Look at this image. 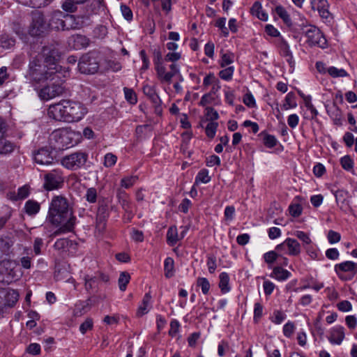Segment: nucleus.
Wrapping results in <instances>:
<instances>
[{
  "label": "nucleus",
  "mask_w": 357,
  "mask_h": 357,
  "mask_svg": "<svg viewBox=\"0 0 357 357\" xmlns=\"http://www.w3.org/2000/svg\"><path fill=\"white\" fill-rule=\"evenodd\" d=\"M60 52L56 44L45 45L35 56L29 60L26 78L32 86H36L47 80L61 77L62 66L59 64Z\"/></svg>",
  "instance_id": "nucleus-1"
},
{
  "label": "nucleus",
  "mask_w": 357,
  "mask_h": 357,
  "mask_svg": "<svg viewBox=\"0 0 357 357\" xmlns=\"http://www.w3.org/2000/svg\"><path fill=\"white\" fill-rule=\"evenodd\" d=\"M47 219L52 225L59 227L54 232L55 236L71 231L76 220L68 200L62 196H55L52 198L50 204Z\"/></svg>",
  "instance_id": "nucleus-2"
},
{
  "label": "nucleus",
  "mask_w": 357,
  "mask_h": 357,
  "mask_svg": "<svg viewBox=\"0 0 357 357\" xmlns=\"http://www.w3.org/2000/svg\"><path fill=\"white\" fill-rule=\"evenodd\" d=\"M86 112V108L81 102L69 100L50 105L47 111L50 118L69 123L80 121Z\"/></svg>",
  "instance_id": "nucleus-3"
},
{
  "label": "nucleus",
  "mask_w": 357,
  "mask_h": 357,
  "mask_svg": "<svg viewBox=\"0 0 357 357\" xmlns=\"http://www.w3.org/2000/svg\"><path fill=\"white\" fill-rule=\"evenodd\" d=\"M82 136L80 132L72 130L70 128H63L55 130L50 136V140L54 141L57 149H64L76 145Z\"/></svg>",
  "instance_id": "nucleus-4"
},
{
  "label": "nucleus",
  "mask_w": 357,
  "mask_h": 357,
  "mask_svg": "<svg viewBox=\"0 0 357 357\" xmlns=\"http://www.w3.org/2000/svg\"><path fill=\"white\" fill-rule=\"evenodd\" d=\"M66 72L61 70V77L53 79L52 83L43 86L39 90L38 96L43 100H48L55 97L63 95L65 92L63 86L65 73Z\"/></svg>",
  "instance_id": "nucleus-5"
},
{
  "label": "nucleus",
  "mask_w": 357,
  "mask_h": 357,
  "mask_svg": "<svg viewBox=\"0 0 357 357\" xmlns=\"http://www.w3.org/2000/svg\"><path fill=\"white\" fill-rule=\"evenodd\" d=\"M78 69L82 74H95L99 69V62L94 52L82 56L78 63Z\"/></svg>",
  "instance_id": "nucleus-6"
},
{
  "label": "nucleus",
  "mask_w": 357,
  "mask_h": 357,
  "mask_svg": "<svg viewBox=\"0 0 357 357\" xmlns=\"http://www.w3.org/2000/svg\"><path fill=\"white\" fill-rule=\"evenodd\" d=\"M303 33L307 38V43L310 46H318L324 48L326 45V39L321 31L315 26L308 24L302 28Z\"/></svg>",
  "instance_id": "nucleus-7"
},
{
  "label": "nucleus",
  "mask_w": 357,
  "mask_h": 357,
  "mask_svg": "<svg viewBox=\"0 0 357 357\" xmlns=\"http://www.w3.org/2000/svg\"><path fill=\"white\" fill-rule=\"evenodd\" d=\"M87 159L88 154L86 153L78 151L63 157L61 164L68 169L76 170L83 167Z\"/></svg>",
  "instance_id": "nucleus-8"
},
{
  "label": "nucleus",
  "mask_w": 357,
  "mask_h": 357,
  "mask_svg": "<svg viewBox=\"0 0 357 357\" xmlns=\"http://www.w3.org/2000/svg\"><path fill=\"white\" fill-rule=\"evenodd\" d=\"M32 22L29 26V34L32 36H40L43 34L49 28L43 14L36 10L32 13Z\"/></svg>",
  "instance_id": "nucleus-9"
},
{
  "label": "nucleus",
  "mask_w": 357,
  "mask_h": 357,
  "mask_svg": "<svg viewBox=\"0 0 357 357\" xmlns=\"http://www.w3.org/2000/svg\"><path fill=\"white\" fill-rule=\"evenodd\" d=\"M63 181L61 171L54 169L45 174L43 188L47 191L56 190L62 187Z\"/></svg>",
  "instance_id": "nucleus-10"
},
{
  "label": "nucleus",
  "mask_w": 357,
  "mask_h": 357,
  "mask_svg": "<svg viewBox=\"0 0 357 357\" xmlns=\"http://www.w3.org/2000/svg\"><path fill=\"white\" fill-rule=\"evenodd\" d=\"M7 132V123L0 117V155H7L15 149V144L8 140L5 136Z\"/></svg>",
  "instance_id": "nucleus-11"
},
{
  "label": "nucleus",
  "mask_w": 357,
  "mask_h": 357,
  "mask_svg": "<svg viewBox=\"0 0 357 357\" xmlns=\"http://www.w3.org/2000/svg\"><path fill=\"white\" fill-rule=\"evenodd\" d=\"M18 293L10 289H0V310L2 311L6 307H13L17 301Z\"/></svg>",
  "instance_id": "nucleus-12"
},
{
  "label": "nucleus",
  "mask_w": 357,
  "mask_h": 357,
  "mask_svg": "<svg viewBox=\"0 0 357 357\" xmlns=\"http://www.w3.org/2000/svg\"><path fill=\"white\" fill-rule=\"evenodd\" d=\"M109 215V202L106 200L99 202L96 215V227L99 230H103L105 228L106 221Z\"/></svg>",
  "instance_id": "nucleus-13"
},
{
  "label": "nucleus",
  "mask_w": 357,
  "mask_h": 357,
  "mask_svg": "<svg viewBox=\"0 0 357 357\" xmlns=\"http://www.w3.org/2000/svg\"><path fill=\"white\" fill-rule=\"evenodd\" d=\"M143 92L144 95L146 96L153 103L155 107V114L158 115H161L162 112L161 107L162 101L159 96L156 93L154 87L148 84L144 85L143 87Z\"/></svg>",
  "instance_id": "nucleus-14"
},
{
  "label": "nucleus",
  "mask_w": 357,
  "mask_h": 357,
  "mask_svg": "<svg viewBox=\"0 0 357 357\" xmlns=\"http://www.w3.org/2000/svg\"><path fill=\"white\" fill-rule=\"evenodd\" d=\"M335 271L340 279L346 280L343 275L340 274V272H351L354 275L357 273V263L351 261H346L336 264L335 266Z\"/></svg>",
  "instance_id": "nucleus-15"
},
{
  "label": "nucleus",
  "mask_w": 357,
  "mask_h": 357,
  "mask_svg": "<svg viewBox=\"0 0 357 357\" xmlns=\"http://www.w3.org/2000/svg\"><path fill=\"white\" fill-rule=\"evenodd\" d=\"M34 160L40 165H50L53 162L54 158L47 149L42 148L35 154Z\"/></svg>",
  "instance_id": "nucleus-16"
},
{
  "label": "nucleus",
  "mask_w": 357,
  "mask_h": 357,
  "mask_svg": "<svg viewBox=\"0 0 357 357\" xmlns=\"http://www.w3.org/2000/svg\"><path fill=\"white\" fill-rule=\"evenodd\" d=\"M64 13L60 10H55L51 14L49 19V27L56 30H62Z\"/></svg>",
  "instance_id": "nucleus-17"
},
{
  "label": "nucleus",
  "mask_w": 357,
  "mask_h": 357,
  "mask_svg": "<svg viewBox=\"0 0 357 357\" xmlns=\"http://www.w3.org/2000/svg\"><path fill=\"white\" fill-rule=\"evenodd\" d=\"M344 338V328L338 326L331 330L328 340L331 344H340Z\"/></svg>",
  "instance_id": "nucleus-18"
},
{
  "label": "nucleus",
  "mask_w": 357,
  "mask_h": 357,
  "mask_svg": "<svg viewBox=\"0 0 357 357\" xmlns=\"http://www.w3.org/2000/svg\"><path fill=\"white\" fill-rule=\"evenodd\" d=\"M14 243V239L10 236L0 237V259L3 255H8Z\"/></svg>",
  "instance_id": "nucleus-19"
},
{
  "label": "nucleus",
  "mask_w": 357,
  "mask_h": 357,
  "mask_svg": "<svg viewBox=\"0 0 357 357\" xmlns=\"http://www.w3.org/2000/svg\"><path fill=\"white\" fill-rule=\"evenodd\" d=\"M73 42V47L75 50H81L86 48L89 45L90 40L83 35H75L71 38Z\"/></svg>",
  "instance_id": "nucleus-20"
},
{
  "label": "nucleus",
  "mask_w": 357,
  "mask_h": 357,
  "mask_svg": "<svg viewBox=\"0 0 357 357\" xmlns=\"http://www.w3.org/2000/svg\"><path fill=\"white\" fill-rule=\"evenodd\" d=\"M75 243L74 241L68 239V238H59L56 241L54 244V248L55 250L64 252L69 250V248L75 245Z\"/></svg>",
  "instance_id": "nucleus-21"
},
{
  "label": "nucleus",
  "mask_w": 357,
  "mask_h": 357,
  "mask_svg": "<svg viewBox=\"0 0 357 357\" xmlns=\"http://www.w3.org/2000/svg\"><path fill=\"white\" fill-rule=\"evenodd\" d=\"M16 275L13 269L8 271V268L5 267V264L0 266V282L3 283L10 284L15 279Z\"/></svg>",
  "instance_id": "nucleus-22"
},
{
  "label": "nucleus",
  "mask_w": 357,
  "mask_h": 357,
  "mask_svg": "<svg viewBox=\"0 0 357 357\" xmlns=\"http://www.w3.org/2000/svg\"><path fill=\"white\" fill-rule=\"evenodd\" d=\"M155 69L158 79L162 82L169 84L172 82V75L169 74V72L166 73V68L162 63L155 66Z\"/></svg>",
  "instance_id": "nucleus-23"
},
{
  "label": "nucleus",
  "mask_w": 357,
  "mask_h": 357,
  "mask_svg": "<svg viewBox=\"0 0 357 357\" xmlns=\"http://www.w3.org/2000/svg\"><path fill=\"white\" fill-rule=\"evenodd\" d=\"M291 274L289 271L278 266L273 268V272L271 274V277L275 278L279 281H284L287 280L291 276Z\"/></svg>",
  "instance_id": "nucleus-24"
},
{
  "label": "nucleus",
  "mask_w": 357,
  "mask_h": 357,
  "mask_svg": "<svg viewBox=\"0 0 357 357\" xmlns=\"http://www.w3.org/2000/svg\"><path fill=\"white\" fill-rule=\"evenodd\" d=\"M286 243L288 248L287 253L289 255L296 256L301 253L300 243L296 239L287 238L286 239Z\"/></svg>",
  "instance_id": "nucleus-25"
},
{
  "label": "nucleus",
  "mask_w": 357,
  "mask_h": 357,
  "mask_svg": "<svg viewBox=\"0 0 357 357\" xmlns=\"http://www.w3.org/2000/svg\"><path fill=\"white\" fill-rule=\"evenodd\" d=\"M250 13L260 20L266 21L268 20V15L262 10L261 4L259 1H255L253 3L250 8Z\"/></svg>",
  "instance_id": "nucleus-26"
},
{
  "label": "nucleus",
  "mask_w": 357,
  "mask_h": 357,
  "mask_svg": "<svg viewBox=\"0 0 357 357\" xmlns=\"http://www.w3.org/2000/svg\"><path fill=\"white\" fill-rule=\"evenodd\" d=\"M24 211L29 215L37 214L40 208V204L34 200H28L24 205Z\"/></svg>",
  "instance_id": "nucleus-27"
},
{
  "label": "nucleus",
  "mask_w": 357,
  "mask_h": 357,
  "mask_svg": "<svg viewBox=\"0 0 357 357\" xmlns=\"http://www.w3.org/2000/svg\"><path fill=\"white\" fill-rule=\"evenodd\" d=\"M78 27V23L75 22V17L72 15H65L62 30L75 29Z\"/></svg>",
  "instance_id": "nucleus-28"
},
{
  "label": "nucleus",
  "mask_w": 357,
  "mask_h": 357,
  "mask_svg": "<svg viewBox=\"0 0 357 357\" xmlns=\"http://www.w3.org/2000/svg\"><path fill=\"white\" fill-rule=\"evenodd\" d=\"M0 44L3 48L10 49L15 46V39L10 34L3 33L0 36Z\"/></svg>",
  "instance_id": "nucleus-29"
},
{
  "label": "nucleus",
  "mask_w": 357,
  "mask_h": 357,
  "mask_svg": "<svg viewBox=\"0 0 357 357\" xmlns=\"http://www.w3.org/2000/svg\"><path fill=\"white\" fill-rule=\"evenodd\" d=\"M275 13L283 20L284 23L289 27L292 26L291 17L285 8L282 6H278L275 8Z\"/></svg>",
  "instance_id": "nucleus-30"
},
{
  "label": "nucleus",
  "mask_w": 357,
  "mask_h": 357,
  "mask_svg": "<svg viewBox=\"0 0 357 357\" xmlns=\"http://www.w3.org/2000/svg\"><path fill=\"white\" fill-rule=\"evenodd\" d=\"M84 286L85 289L88 292H91V291L96 290L98 289V278L97 276H90L86 275L84 276Z\"/></svg>",
  "instance_id": "nucleus-31"
},
{
  "label": "nucleus",
  "mask_w": 357,
  "mask_h": 357,
  "mask_svg": "<svg viewBox=\"0 0 357 357\" xmlns=\"http://www.w3.org/2000/svg\"><path fill=\"white\" fill-rule=\"evenodd\" d=\"M165 275L167 278H170L174 273V261L172 257H167L164 261Z\"/></svg>",
  "instance_id": "nucleus-32"
},
{
  "label": "nucleus",
  "mask_w": 357,
  "mask_h": 357,
  "mask_svg": "<svg viewBox=\"0 0 357 357\" xmlns=\"http://www.w3.org/2000/svg\"><path fill=\"white\" fill-rule=\"evenodd\" d=\"M179 238L178 231L176 227H170L167 232V242L171 246L177 243Z\"/></svg>",
  "instance_id": "nucleus-33"
},
{
  "label": "nucleus",
  "mask_w": 357,
  "mask_h": 357,
  "mask_svg": "<svg viewBox=\"0 0 357 357\" xmlns=\"http://www.w3.org/2000/svg\"><path fill=\"white\" fill-rule=\"evenodd\" d=\"M220 282L219 287L220 288L222 293H227L230 290L229 287V277L225 272L220 274Z\"/></svg>",
  "instance_id": "nucleus-34"
},
{
  "label": "nucleus",
  "mask_w": 357,
  "mask_h": 357,
  "mask_svg": "<svg viewBox=\"0 0 357 357\" xmlns=\"http://www.w3.org/2000/svg\"><path fill=\"white\" fill-rule=\"evenodd\" d=\"M328 112L332 118L335 125H342V112L337 106L334 105L333 110H328Z\"/></svg>",
  "instance_id": "nucleus-35"
},
{
  "label": "nucleus",
  "mask_w": 357,
  "mask_h": 357,
  "mask_svg": "<svg viewBox=\"0 0 357 357\" xmlns=\"http://www.w3.org/2000/svg\"><path fill=\"white\" fill-rule=\"evenodd\" d=\"M328 73L333 78L348 77L349 74L343 68L331 66L327 69Z\"/></svg>",
  "instance_id": "nucleus-36"
},
{
  "label": "nucleus",
  "mask_w": 357,
  "mask_h": 357,
  "mask_svg": "<svg viewBox=\"0 0 357 357\" xmlns=\"http://www.w3.org/2000/svg\"><path fill=\"white\" fill-rule=\"evenodd\" d=\"M328 6L317 7V10L319 12V16L324 21L325 23H330L333 20V16L328 9Z\"/></svg>",
  "instance_id": "nucleus-37"
},
{
  "label": "nucleus",
  "mask_w": 357,
  "mask_h": 357,
  "mask_svg": "<svg viewBox=\"0 0 357 357\" xmlns=\"http://www.w3.org/2000/svg\"><path fill=\"white\" fill-rule=\"evenodd\" d=\"M295 94L293 92H289L285 97L284 103L283 104V108L288 109L289 108H294L296 107Z\"/></svg>",
  "instance_id": "nucleus-38"
},
{
  "label": "nucleus",
  "mask_w": 357,
  "mask_h": 357,
  "mask_svg": "<svg viewBox=\"0 0 357 357\" xmlns=\"http://www.w3.org/2000/svg\"><path fill=\"white\" fill-rule=\"evenodd\" d=\"M130 279V274L127 272H121L118 280L119 289L121 291H124L126 289L127 284L129 283Z\"/></svg>",
  "instance_id": "nucleus-39"
},
{
  "label": "nucleus",
  "mask_w": 357,
  "mask_h": 357,
  "mask_svg": "<svg viewBox=\"0 0 357 357\" xmlns=\"http://www.w3.org/2000/svg\"><path fill=\"white\" fill-rule=\"evenodd\" d=\"M211 181V177L208 176V171L206 169H201L195 178V183H207Z\"/></svg>",
  "instance_id": "nucleus-40"
},
{
  "label": "nucleus",
  "mask_w": 357,
  "mask_h": 357,
  "mask_svg": "<svg viewBox=\"0 0 357 357\" xmlns=\"http://www.w3.org/2000/svg\"><path fill=\"white\" fill-rule=\"evenodd\" d=\"M279 257H280V254H278L275 250L267 252L263 256L265 262L268 266L276 261Z\"/></svg>",
  "instance_id": "nucleus-41"
},
{
  "label": "nucleus",
  "mask_w": 357,
  "mask_h": 357,
  "mask_svg": "<svg viewBox=\"0 0 357 357\" xmlns=\"http://www.w3.org/2000/svg\"><path fill=\"white\" fill-rule=\"evenodd\" d=\"M126 100L132 105H135L137 102V98L135 92L132 89L125 87L123 89Z\"/></svg>",
  "instance_id": "nucleus-42"
},
{
  "label": "nucleus",
  "mask_w": 357,
  "mask_h": 357,
  "mask_svg": "<svg viewBox=\"0 0 357 357\" xmlns=\"http://www.w3.org/2000/svg\"><path fill=\"white\" fill-rule=\"evenodd\" d=\"M151 299V296L150 294L146 293L143 298L142 305H140L138 308V314H139L140 315H143L147 313V306L150 303Z\"/></svg>",
  "instance_id": "nucleus-43"
},
{
  "label": "nucleus",
  "mask_w": 357,
  "mask_h": 357,
  "mask_svg": "<svg viewBox=\"0 0 357 357\" xmlns=\"http://www.w3.org/2000/svg\"><path fill=\"white\" fill-rule=\"evenodd\" d=\"M17 1L33 8H40L45 6V0H17Z\"/></svg>",
  "instance_id": "nucleus-44"
},
{
  "label": "nucleus",
  "mask_w": 357,
  "mask_h": 357,
  "mask_svg": "<svg viewBox=\"0 0 357 357\" xmlns=\"http://www.w3.org/2000/svg\"><path fill=\"white\" fill-rule=\"evenodd\" d=\"M71 2H65L62 5V8L68 12L73 13L76 10L75 4H79L84 3L86 0H70Z\"/></svg>",
  "instance_id": "nucleus-45"
},
{
  "label": "nucleus",
  "mask_w": 357,
  "mask_h": 357,
  "mask_svg": "<svg viewBox=\"0 0 357 357\" xmlns=\"http://www.w3.org/2000/svg\"><path fill=\"white\" fill-rule=\"evenodd\" d=\"M340 163L342 168L347 171H352L354 167V161L349 155H345L340 159Z\"/></svg>",
  "instance_id": "nucleus-46"
},
{
  "label": "nucleus",
  "mask_w": 357,
  "mask_h": 357,
  "mask_svg": "<svg viewBox=\"0 0 357 357\" xmlns=\"http://www.w3.org/2000/svg\"><path fill=\"white\" fill-rule=\"evenodd\" d=\"M218 123L213 121H210L205 129L206 135L211 139L213 138L215 135Z\"/></svg>",
  "instance_id": "nucleus-47"
},
{
  "label": "nucleus",
  "mask_w": 357,
  "mask_h": 357,
  "mask_svg": "<svg viewBox=\"0 0 357 357\" xmlns=\"http://www.w3.org/2000/svg\"><path fill=\"white\" fill-rule=\"evenodd\" d=\"M197 286L202 288V291L204 294L206 295L209 292L210 283L205 278H199L197 282Z\"/></svg>",
  "instance_id": "nucleus-48"
},
{
  "label": "nucleus",
  "mask_w": 357,
  "mask_h": 357,
  "mask_svg": "<svg viewBox=\"0 0 357 357\" xmlns=\"http://www.w3.org/2000/svg\"><path fill=\"white\" fill-rule=\"evenodd\" d=\"M234 73V67L230 66L224 70H222L219 73V76L224 80H230L232 78Z\"/></svg>",
  "instance_id": "nucleus-49"
},
{
  "label": "nucleus",
  "mask_w": 357,
  "mask_h": 357,
  "mask_svg": "<svg viewBox=\"0 0 357 357\" xmlns=\"http://www.w3.org/2000/svg\"><path fill=\"white\" fill-rule=\"evenodd\" d=\"M137 180V176H131L123 178L121 181V185L125 188H129L134 185Z\"/></svg>",
  "instance_id": "nucleus-50"
},
{
  "label": "nucleus",
  "mask_w": 357,
  "mask_h": 357,
  "mask_svg": "<svg viewBox=\"0 0 357 357\" xmlns=\"http://www.w3.org/2000/svg\"><path fill=\"white\" fill-rule=\"evenodd\" d=\"M119 203L121 205L123 209L128 213L131 214V204L127 199V195L124 194L122 197L119 198Z\"/></svg>",
  "instance_id": "nucleus-51"
},
{
  "label": "nucleus",
  "mask_w": 357,
  "mask_h": 357,
  "mask_svg": "<svg viewBox=\"0 0 357 357\" xmlns=\"http://www.w3.org/2000/svg\"><path fill=\"white\" fill-rule=\"evenodd\" d=\"M264 144L268 148H273L277 144V139L275 136L272 135L265 134Z\"/></svg>",
  "instance_id": "nucleus-52"
},
{
  "label": "nucleus",
  "mask_w": 357,
  "mask_h": 357,
  "mask_svg": "<svg viewBox=\"0 0 357 357\" xmlns=\"http://www.w3.org/2000/svg\"><path fill=\"white\" fill-rule=\"evenodd\" d=\"M117 160V157L113 153H108L105 155L104 165L107 167H111L114 166Z\"/></svg>",
  "instance_id": "nucleus-53"
},
{
  "label": "nucleus",
  "mask_w": 357,
  "mask_h": 357,
  "mask_svg": "<svg viewBox=\"0 0 357 357\" xmlns=\"http://www.w3.org/2000/svg\"><path fill=\"white\" fill-rule=\"evenodd\" d=\"M153 61L155 66L162 63V54L159 47L153 50Z\"/></svg>",
  "instance_id": "nucleus-54"
},
{
  "label": "nucleus",
  "mask_w": 357,
  "mask_h": 357,
  "mask_svg": "<svg viewBox=\"0 0 357 357\" xmlns=\"http://www.w3.org/2000/svg\"><path fill=\"white\" fill-rule=\"evenodd\" d=\"M93 328V320L87 318L79 326V331L82 334H85L86 331L91 330Z\"/></svg>",
  "instance_id": "nucleus-55"
},
{
  "label": "nucleus",
  "mask_w": 357,
  "mask_h": 357,
  "mask_svg": "<svg viewBox=\"0 0 357 357\" xmlns=\"http://www.w3.org/2000/svg\"><path fill=\"white\" fill-rule=\"evenodd\" d=\"M85 197L90 203H95L97 199V192L93 188H89L86 191Z\"/></svg>",
  "instance_id": "nucleus-56"
},
{
  "label": "nucleus",
  "mask_w": 357,
  "mask_h": 357,
  "mask_svg": "<svg viewBox=\"0 0 357 357\" xmlns=\"http://www.w3.org/2000/svg\"><path fill=\"white\" fill-rule=\"evenodd\" d=\"M328 240L331 244L336 243L340 241V234L333 230H330L328 233Z\"/></svg>",
  "instance_id": "nucleus-57"
},
{
  "label": "nucleus",
  "mask_w": 357,
  "mask_h": 357,
  "mask_svg": "<svg viewBox=\"0 0 357 357\" xmlns=\"http://www.w3.org/2000/svg\"><path fill=\"white\" fill-rule=\"evenodd\" d=\"M294 235L305 245H309L312 242L309 235L303 231H296Z\"/></svg>",
  "instance_id": "nucleus-58"
},
{
  "label": "nucleus",
  "mask_w": 357,
  "mask_h": 357,
  "mask_svg": "<svg viewBox=\"0 0 357 357\" xmlns=\"http://www.w3.org/2000/svg\"><path fill=\"white\" fill-rule=\"evenodd\" d=\"M263 314V306L259 303H256L255 304L254 308V321L257 322L259 319L261 317Z\"/></svg>",
  "instance_id": "nucleus-59"
},
{
  "label": "nucleus",
  "mask_w": 357,
  "mask_h": 357,
  "mask_svg": "<svg viewBox=\"0 0 357 357\" xmlns=\"http://www.w3.org/2000/svg\"><path fill=\"white\" fill-rule=\"evenodd\" d=\"M289 213L291 216L298 217L302 213V207L300 204H292L289 207Z\"/></svg>",
  "instance_id": "nucleus-60"
},
{
  "label": "nucleus",
  "mask_w": 357,
  "mask_h": 357,
  "mask_svg": "<svg viewBox=\"0 0 357 357\" xmlns=\"http://www.w3.org/2000/svg\"><path fill=\"white\" fill-rule=\"evenodd\" d=\"M243 102L249 107H255L256 106L255 100L251 93H247L243 96Z\"/></svg>",
  "instance_id": "nucleus-61"
},
{
  "label": "nucleus",
  "mask_w": 357,
  "mask_h": 357,
  "mask_svg": "<svg viewBox=\"0 0 357 357\" xmlns=\"http://www.w3.org/2000/svg\"><path fill=\"white\" fill-rule=\"evenodd\" d=\"M207 266L210 273H213L216 269V258L214 256H208Z\"/></svg>",
  "instance_id": "nucleus-62"
},
{
  "label": "nucleus",
  "mask_w": 357,
  "mask_h": 357,
  "mask_svg": "<svg viewBox=\"0 0 357 357\" xmlns=\"http://www.w3.org/2000/svg\"><path fill=\"white\" fill-rule=\"evenodd\" d=\"M221 161L218 155H212L206 159V165L208 167H213L214 165H220Z\"/></svg>",
  "instance_id": "nucleus-63"
},
{
  "label": "nucleus",
  "mask_w": 357,
  "mask_h": 357,
  "mask_svg": "<svg viewBox=\"0 0 357 357\" xmlns=\"http://www.w3.org/2000/svg\"><path fill=\"white\" fill-rule=\"evenodd\" d=\"M29 195V188L27 185L20 187L17 190V199H23L26 198Z\"/></svg>",
  "instance_id": "nucleus-64"
}]
</instances>
